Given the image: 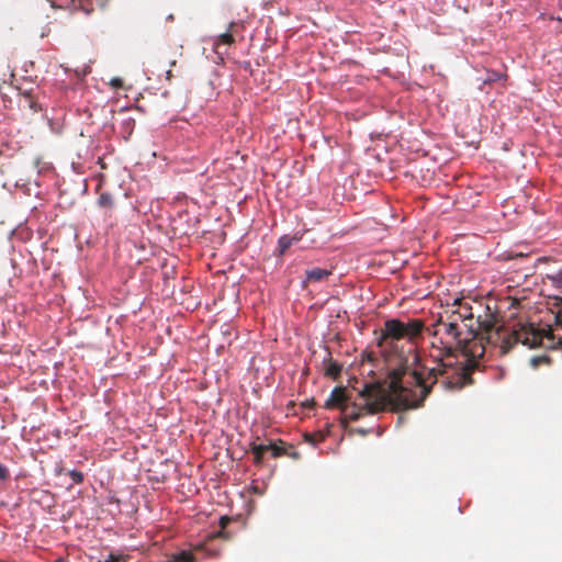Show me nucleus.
Returning <instances> with one entry per match:
<instances>
[{
  "label": "nucleus",
  "mask_w": 562,
  "mask_h": 562,
  "mask_svg": "<svg viewBox=\"0 0 562 562\" xmlns=\"http://www.w3.org/2000/svg\"><path fill=\"white\" fill-rule=\"evenodd\" d=\"M467 326L468 330L440 316L430 329L431 348L438 351L434 356L436 367L422 364L415 355L413 364L401 362L389 371L391 394L400 406L420 407L437 383L447 390H460L472 383L475 360L483 357L484 350L472 347L476 334L471 324Z\"/></svg>",
  "instance_id": "obj_1"
},
{
  "label": "nucleus",
  "mask_w": 562,
  "mask_h": 562,
  "mask_svg": "<svg viewBox=\"0 0 562 562\" xmlns=\"http://www.w3.org/2000/svg\"><path fill=\"white\" fill-rule=\"evenodd\" d=\"M544 331L532 324H517L512 329L505 326H496L492 315H486L482 324H477V337L472 340V347L485 351V344L498 347L502 355L507 353L513 346L520 342L532 349L541 345Z\"/></svg>",
  "instance_id": "obj_2"
},
{
  "label": "nucleus",
  "mask_w": 562,
  "mask_h": 562,
  "mask_svg": "<svg viewBox=\"0 0 562 562\" xmlns=\"http://www.w3.org/2000/svg\"><path fill=\"white\" fill-rule=\"evenodd\" d=\"M359 395L362 403L359 405L356 403L351 405L348 404L347 412H342L346 417L351 420H357L366 414H375L381 412L384 408L386 401L390 402L396 411L413 408L400 406V404L396 403L395 398H393L391 394L390 384L386 390H382L375 384H366Z\"/></svg>",
  "instance_id": "obj_3"
},
{
  "label": "nucleus",
  "mask_w": 562,
  "mask_h": 562,
  "mask_svg": "<svg viewBox=\"0 0 562 562\" xmlns=\"http://www.w3.org/2000/svg\"><path fill=\"white\" fill-rule=\"evenodd\" d=\"M424 329L425 325L422 319L413 318L407 323L397 318L386 319L384 322V327L381 329L380 336L378 337V346L383 347L390 341H397L401 339H407L413 342L422 336Z\"/></svg>",
  "instance_id": "obj_4"
},
{
  "label": "nucleus",
  "mask_w": 562,
  "mask_h": 562,
  "mask_svg": "<svg viewBox=\"0 0 562 562\" xmlns=\"http://www.w3.org/2000/svg\"><path fill=\"white\" fill-rule=\"evenodd\" d=\"M249 451L252 454V461L256 467H262L266 453H270L272 458H280L286 454L285 442L281 439L273 441L267 439L259 441L257 436L249 442Z\"/></svg>",
  "instance_id": "obj_5"
},
{
  "label": "nucleus",
  "mask_w": 562,
  "mask_h": 562,
  "mask_svg": "<svg viewBox=\"0 0 562 562\" xmlns=\"http://www.w3.org/2000/svg\"><path fill=\"white\" fill-rule=\"evenodd\" d=\"M456 305L458 307L456 310H451V312H446V316L454 323H460L461 326L467 330V324H471L473 331H475L477 335V324H482L483 322L481 316L474 319L472 306L469 303L462 302L461 300H456L453 306Z\"/></svg>",
  "instance_id": "obj_6"
},
{
  "label": "nucleus",
  "mask_w": 562,
  "mask_h": 562,
  "mask_svg": "<svg viewBox=\"0 0 562 562\" xmlns=\"http://www.w3.org/2000/svg\"><path fill=\"white\" fill-rule=\"evenodd\" d=\"M348 401L349 396L346 393V389L338 386L331 391L330 396L325 403V407L329 409L339 408L341 412H347Z\"/></svg>",
  "instance_id": "obj_7"
},
{
  "label": "nucleus",
  "mask_w": 562,
  "mask_h": 562,
  "mask_svg": "<svg viewBox=\"0 0 562 562\" xmlns=\"http://www.w3.org/2000/svg\"><path fill=\"white\" fill-rule=\"evenodd\" d=\"M97 205L102 210L105 218H111L116 207L114 195L110 192H101L97 199Z\"/></svg>",
  "instance_id": "obj_8"
},
{
  "label": "nucleus",
  "mask_w": 562,
  "mask_h": 562,
  "mask_svg": "<svg viewBox=\"0 0 562 562\" xmlns=\"http://www.w3.org/2000/svg\"><path fill=\"white\" fill-rule=\"evenodd\" d=\"M331 274V270L322 269V268H312L305 271L304 284L306 283H316L325 280Z\"/></svg>",
  "instance_id": "obj_9"
},
{
  "label": "nucleus",
  "mask_w": 562,
  "mask_h": 562,
  "mask_svg": "<svg viewBox=\"0 0 562 562\" xmlns=\"http://www.w3.org/2000/svg\"><path fill=\"white\" fill-rule=\"evenodd\" d=\"M167 562H196V558L192 552L182 550L172 554Z\"/></svg>",
  "instance_id": "obj_10"
},
{
  "label": "nucleus",
  "mask_w": 562,
  "mask_h": 562,
  "mask_svg": "<svg viewBox=\"0 0 562 562\" xmlns=\"http://www.w3.org/2000/svg\"><path fill=\"white\" fill-rule=\"evenodd\" d=\"M297 240V238L289 237L286 235L280 237L278 241L280 254L283 255L292 246V244Z\"/></svg>",
  "instance_id": "obj_11"
},
{
  "label": "nucleus",
  "mask_w": 562,
  "mask_h": 562,
  "mask_svg": "<svg viewBox=\"0 0 562 562\" xmlns=\"http://www.w3.org/2000/svg\"><path fill=\"white\" fill-rule=\"evenodd\" d=\"M235 42L233 35L229 32L221 34L215 42V49L220 53L222 45H232Z\"/></svg>",
  "instance_id": "obj_12"
},
{
  "label": "nucleus",
  "mask_w": 562,
  "mask_h": 562,
  "mask_svg": "<svg viewBox=\"0 0 562 562\" xmlns=\"http://www.w3.org/2000/svg\"><path fill=\"white\" fill-rule=\"evenodd\" d=\"M231 521H232V519L228 516H222L218 521L221 529L215 533V537L228 539L229 536H228V533L225 532V529Z\"/></svg>",
  "instance_id": "obj_13"
},
{
  "label": "nucleus",
  "mask_w": 562,
  "mask_h": 562,
  "mask_svg": "<svg viewBox=\"0 0 562 562\" xmlns=\"http://www.w3.org/2000/svg\"><path fill=\"white\" fill-rule=\"evenodd\" d=\"M23 102H24L23 106H27L33 112H37L41 110V106L30 94L24 95Z\"/></svg>",
  "instance_id": "obj_14"
},
{
  "label": "nucleus",
  "mask_w": 562,
  "mask_h": 562,
  "mask_svg": "<svg viewBox=\"0 0 562 562\" xmlns=\"http://www.w3.org/2000/svg\"><path fill=\"white\" fill-rule=\"evenodd\" d=\"M341 372V366L337 362H331L326 368V375L337 378Z\"/></svg>",
  "instance_id": "obj_15"
},
{
  "label": "nucleus",
  "mask_w": 562,
  "mask_h": 562,
  "mask_svg": "<svg viewBox=\"0 0 562 562\" xmlns=\"http://www.w3.org/2000/svg\"><path fill=\"white\" fill-rule=\"evenodd\" d=\"M69 475L72 479V481L77 484L83 481V474L80 471L72 470L69 472Z\"/></svg>",
  "instance_id": "obj_16"
},
{
  "label": "nucleus",
  "mask_w": 562,
  "mask_h": 562,
  "mask_svg": "<svg viewBox=\"0 0 562 562\" xmlns=\"http://www.w3.org/2000/svg\"><path fill=\"white\" fill-rule=\"evenodd\" d=\"M552 281L554 284H557V288L559 289V294L554 295V297L562 302V280L553 278Z\"/></svg>",
  "instance_id": "obj_17"
},
{
  "label": "nucleus",
  "mask_w": 562,
  "mask_h": 562,
  "mask_svg": "<svg viewBox=\"0 0 562 562\" xmlns=\"http://www.w3.org/2000/svg\"><path fill=\"white\" fill-rule=\"evenodd\" d=\"M9 470L5 465L0 463V481H4L9 477Z\"/></svg>",
  "instance_id": "obj_18"
},
{
  "label": "nucleus",
  "mask_w": 562,
  "mask_h": 562,
  "mask_svg": "<svg viewBox=\"0 0 562 562\" xmlns=\"http://www.w3.org/2000/svg\"><path fill=\"white\" fill-rule=\"evenodd\" d=\"M110 85L113 87V88H122L123 87V80L121 78H113L111 79L110 81Z\"/></svg>",
  "instance_id": "obj_19"
},
{
  "label": "nucleus",
  "mask_w": 562,
  "mask_h": 562,
  "mask_svg": "<svg viewBox=\"0 0 562 562\" xmlns=\"http://www.w3.org/2000/svg\"><path fill=\"white\" fill-rule=\"evenodd\" d=\"M104 562H125L123 557L110 554L109 558Z\"/></svg>",
  "instance_id": "obj_20"
},
{
  "label": "nucleus",
  "mask_w": 562,
  "mask_h": 562,
  "mask_svg": "<svg viewBox=\"0 0 562 562\" xmlns=\"http://www.w3.org/2000/svg\"><path fill=\"white\" fill-rule=\"evenodd\" d=\"M290 448H291V451H289L286 449V454L285 456H289L290 458L297 460L300 458V453L297 451L293 450L292 446H290Z\"/></svg>",
  "instance_id": "obj_21"
},
{
  "label": "nucleus",
  "mask_w": 562,
  "mask_h": 562,
  "mask_svg": "<svg viewBox=\"0 0 562 562\" xmlns=\"http://www.w3.org/2000/svg\"><path fill=\"white\" fill-rule=\"evenodd\" d=\"M54 562H68V561L64 558H58Z\"/></svg>",
  "instance_id": "obj_22"
},
{
  "label": "nucleus",
  "mask_w": 562,
  "mask_h": 562,
  "mask_svg": "<svg viewBox=\"0 0 562 562\" xmlns=\"http://www.w3.org/2000/svg\"><path fill=\"white\" fill-rule=\"evenodd\" d=\"M306 440H308V441H311V442H314V439L312 438V436H311V435H307V436H306Z\"/></svg>",
  "instance_id": "obj_23"
},
{
  "label": "nucleus",
  "mask_w": 562,
  "mask_h": 562,
  "mask_svg": "<svg viewBox=\"0 0 562 562\" xmlns=\"http://www.w3.org/2000/svg\"><path fill=\"white\" fill-rule=\"evenodd\" d=\"M408 149H409V150H413V148H412V147H409ZM414 151L418 154V153L420 151V149H419V148H414Z\"/></svg>",
  "instance_id": "obj_24"
},
{
  "label": "nucleus",
  "mask_w": 562,
  "mask_h": 562,
  "mask_svg": "<svg viewBox=\"0 0 562 562\" xmlns=\"http://www.w3.org/2000/svg\"><path fill=\"white\" fill-rule=\"evenodd\" d=\"M504 150H508L507 146H506V143L504 144Z\"/></svg>",
  "instance_id": "obj_25"
}]
</instances>
